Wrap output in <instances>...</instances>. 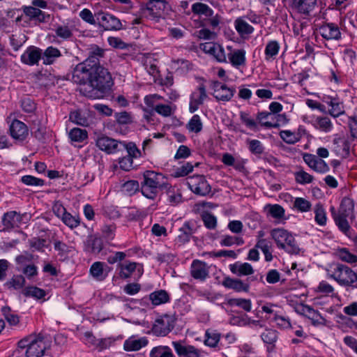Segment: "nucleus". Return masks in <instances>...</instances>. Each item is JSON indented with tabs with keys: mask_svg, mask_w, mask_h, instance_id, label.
<instances>
[{
	"mask_svg": "<svg viewBox=\"0 0 357 357\" xmlns=\"http://www.w3.org/2000/svg\"><path fill=\"white\" fill-rule=\"evenodd\" d=\"M23 10L26 15L31 18L37 19L39 22H45L46 17H49V15H46L45 13L40 9L32 6H25Z\"/></svg>",
	"mask_w": 357,
	"mask_h": 357,
	"instance_id": "nucleus-43",
	"label": "nucleus"
},
{
	"mask_svg": "<svg viewBox=\"0 0 357 357\" xmlns=\"http://www.w3.org/2000/svg\"><path fill=\"white\" fill-rule=\"evenodd\" d=\"M163 99V97L158 94H150L144 97V101L145 105L154 110L157 105H159L160 101Z\"/></svg>",
	"mask_w": 357,
	"mask_h": 357,
	"instance_id": "nucleus-59",
	"label": "nucleus"
},
{
	"mask_svg": "<svg viewBox=\"0 0 357 357\" xmlns=\"http://www.w3.org/2000/svg\"><path fill=\"white\" fill-rule=\"evenodd\" d=\"M230 271L238 276L250 275L254 273L252 266L248 263H235L230 265Z\"/></svg>",
	"mask_w": 357,
	"mask_h": 357,
	"instance_id": "nucleus-33",
	"label": "nucleus"
},
{
	"mask_svg": "<svg viewBox=\"0 0 357 357\" xmlns=\"http://www.w3.org/2000/svg\"><path fill=\"white\" fill-rule=\"evenodd\" d=\"M336 256L342 261L347 263H355L357 261V257L351 254L347 248H340L335 251Z\"/></svg>",
	"mask_w": 357,
	"mask_h": 357,
	"instance_id": "nucleus-51",
	"label": "nucleus"
},
{
	"mask_svg": "<svg viewBox=\"0 0 357 357\" xmlns=\"http://www.w3.org/2000/svg\"><path fill=\"white\" fill-rule=\"evenodd\" d=\"M167 196L168 202L172 205L178 204L181 202V193L175 186H171L167 190Z\"/></svg>",
	"mask_w": 357,
	"mask_h": 357,
	"instance_id": "nucleus-49",
	"label": "nucleus"
},
{
	"mask_svg": "<svg viewBox=\"0 0 357 357\" xmlns=\"http://www.w3.org/2000/svg\"><path fill=\"white\" fill-rule=\"evenodd\" d=\"M119 275L122 278H128L136 269V263L126 261L119 264Z\"/></svg>",
	"mask_w": 357,
	"mask_h": 357,
	"instance_id": "nucleus-45",
	"label": "nucleus"
},
{
	"mask_svg": "<svg viewBox=\"0 0 357 357\" xmlns=\"http://www.w3.org/2000/svg\"><path fill=\"white\" fill-rule=\"evenodd\" d=\"M200 48L205 53L213 56L218 62L227 63L226 50L221 45L207 42L201 44Z\"/></svg>",
	"mask_w": 357,
	"mask_h": 357,
	"instance_id": "nucleus-13",
	"label": "nucleus"
},
{
	"mask_svg": "<svg viewBox=\"0 0 357 357\" xmlns=\"http://www.w3.org/2000/svg\"><path fill=\"white\" fill-rule=\"evenodd\" d=\"M21 221V215L15 211L8 212L3 218V224L8 229L19 227Z\"/></svg>",
	"mask_w": 357,
	"mask_h": 357,
	"instance_id": "nucleus-31",
	"label": "nucleus"
},
{
	"mask_svg": "<svg viewBox=\"0 0 357 357\" xmlns=\"http://www.w3.org/2000/svg\"><path fill=\"white\" fill-rule=\"evenodd\" d=\"M304 129L299 127L296 130H284L279 133L281 139L288 144H294L299 142L302 137Z\"/></svg>",
	"mask_w": 357,
	"mask_h": 357,
	"instance_id": "nucleus-26",
	"label": "nucleus"
},
{
	"mask_svg": "<svg viewBox=\"0 0 357 357\" xmlns=\"http://www.w3.org/2000/svg\"><path fill=\"white\" fill-rule=\"evenodd\" d=\"M187 185L194 193L205 196L211 192V186L202 175H195L187 178Z\"/></svg>",
	"mask_w": 357,
	"mask_h": 357,
	"instance_id": "nucleus-8",
	"label": "nucleus"
},
{
	"mask_svg": "<svg viewBox=\"0 0 357 357\" xmlns=\"http://www.w3.org/2000/svg\"><path fill=\"white\" fill-rule=\"evenodd\" d=\"M149 299L153 305H160L167 303L169 296L165 290L160 289L150 294Z\"/></svg>",
	"mask_w": 357,
	"mask_h": 357,
	"instance_id": "nucleus-35",
	"label": "nucleus"
},
{
	"mask_svg": "<svg viewBox=\"0 0 357 357\" xmlns=\"http://www.w3.org/2000/svg\"><path fill=\"white\" fill-rule=\"evenodd\" d=\"M100 25L107 31H119L122 29V24L117 17L112 14L99 12L96 14Z\"/></svg>",
	"mask_w": 357,
	"mask_h": 357,
	"instance_id": "nucleus-11",
	"label": "nucleus"
},
{
	"mask_svg": "<svg viewBox=\"0 0 357 357\" xmlns=\"http://www.w3.org/2000/svg\"><path fill=\"white\" fill-rule=\"evenodd\" d=\"M227 60L234 68L240 69L246 65V52L244 49H234L231 45L226 47Z\"/></svg>",
	"mask_w": 357,
	"mask_h": 357,
	"instance_id": "nucleus-9",
	"label": "nucleus"
},
{
	"mask_svg": "<svg viewBox=\"0 0 357 357\" xmlns=\"http://www.w3.org/2000/svg\"><path fill=\"white\" fill-rule=\"evenodd\" d=\"M294 176L296 181L301 185L310 183L313 181V176L302 169L294 173Z\"/></svg>",
	"mask_w": 357,
	"mask_h": 357,
	"instance_id": "nucleus-57",
	"label": "nucleus"
},
{
	"mask_svg": "<svg viewBox=\"0 0 357 357\" xmlns=\"http://www.w3.org/2000/svg\"><path fill=\"white\" fill-rule=\"evenodd\" d=\"M41 59V50L35 46L29 47L21 55V61L29 66L38 64Z\"/></svg>",
	"mask_w": 357,
	"mask_h": 357,
	"instance_id": "nucleus-21",
	"label": "nucleus"
},
{
	"mask_svg": "<svg viewBox=\"0 0 357 357\" xmlns=\"http://www.w3.org/2000/svg\"><path fill=\"white\" fill-rule=\"evenodd\" d=\"M74 27L72 25L61 24L57 25L54 29L57 37L63 40H70L73 36Z\"/></svg>",
	"mask_w": 357,
	"mask_h": 357,
	"instance_id": "nucleus-36",
	"label": "nucleus"
},
{
	"mask_svg": "<svg viewBox=\"0 0 357 357\" xmlns=\"http://www.w3.org/2000/svg\"><path fill=\"white\" fill-rule=\"evenodd\" d=\"M206 89L200 85L191 94L189 104V110L191 113L196 112L207 98Z\"/></svg>",
	"mask_w": 357,
	"mask_h": 357,
	"instance_id": "nucleus-17",
	"label": "nucleus"
},
{
	"mask_svg": "<svg viewBox=\"0 0 357 357\" xmlns=\"http://www.w3.org/2000/svg\"><path fill=\"white\" fill-rule=\"evenodd\" d=\"M327 276L340 285L349 286L357 280V274L342 264H331L326 268Z\"/></svg>",
	"mask_w": 357,
	"mask_h": 357,
	"instance_id": "nucleus-3",
	"label": "nucleus"
},
{
	"mask_svg": "<svg viewBox=\"0 0 357 357\" xmlns=\"http://www.w3.org/2000/svg\"><path fill=\"white\" fill-rule=\"evenodd\" d=\"M323 101L330 107L328 113L333 117H337L344 114V110L342 102L338 98L324 96Z\"/></svg>",
	"mask_w": 357,
	"mask_h": 357,
	"instance_id": "nucleus-24",
	"label": "nucleus"
},
{
	"mask_svg": "<svg viewBox=\"0 0 357 357\" xmlns=\"http://www.w3.org/2000/svg\"><path fill=\"white\" fill-rule=\"evenodd\" d=\"M176 354L179 357H200L201 351L192 345L186 344L182 342H172Z\"/></svg>",
	"mask_w": 357,
	"mask_h": 357,
	"instance_id": "nucleus-16",
	"label": "nucleus"
},
{
	"mask_svg": "<svg viewBox=\"0 0 357 357\" xmlns=\"http://www.w3.org/2000/svg\"><path fill=\"white\" fill-rule=\"evenodd\" d=\"M26 284L25 278L21 275H14L5 283V287L8 289H21Z\"/></svg>",
	"mask_w": 357,
	"mask_h": 357,
	"instance_id": "nucleus-40",
	"label": "nucleus"
},
{
	"mask_svg": "<svg viewBox=\"0 0 357 357\" xmlns=\"http://www.w3.org/2000/svg\"><path fill=\"white\" fill-rule=\"evenodd\" d=\"M61 56L60 50L54 47H48L43 53L41 52V59L45 65H51Z\"/></svg>",
	"mask_w": 357,
	"mask_h": 357,
	"instance_id": "nucleus-29",
	"label": "nucleus"
},
{
	"mask_svg": "<svg viewBox=\"0 0 357 357\" xmlns=\"http://www.w3.org/2000/svg\"><path fill=\"white\" fill-rule=\"evenodd\" d=\"M92 75V66L86 65L85 63H79L76 66L73 74V82L82 85L84 87L89 83Z\"/></svg>",
	"mask_w": 357,
	"mask_h": 357,
	"instance_id": "nucleus-12",
	"label": "nucleus"
},
{
	"mask_svg": "<svg viewBox=\"0 0 357 357\" xmlns=\"http://www.w3.org/2000/svg\"><path fill=\"white\" fill-rule=\"evenodd\" d=\"M314 220L319 226H325L327 222L326 213L324 207L317 204L314 207Z\"/></svg>",
	"mask_w": 357,
	"mask_h": 357,
	"instance_id": "nucleus-52",
	"label": "nucleus"
},
{
	"mask_svg": "<svg viewBox=\"0 0 357 357\" xmlns=\"http://www.w3.org/2000/svg\"><path fill=\"white\" fill-rule=\"evenodd\" d=\"M261 337L264 342L273 345L278 339V333L275 330L266 329L261 333Z\"/></svg>",
	"mask_w": 357,
	"mask_h": 357,
	"instance_id": "nucleus-61",
	"label": "nucleus"
},
{
	"mask_svg": "<svg viewBox=\"0 0 357 357\" xmlns=\"http://www.w3.org/2000/svg\"><path fill=\"white\" fill-rule=\"evenodd\" d=\"M222 285L236 292H248L250 289V285L248 283L243 282L239 279L231 278H225L222 281Z\"/></svg>",
	"mask_w": 357,
	"mask_h": 357,
	"instance_id": "nucleus-27",
	"label": "nucleus"
},
{
	"mask_svg": "<svg viewBox=\"0 0 357 357\" xmlns=\"http://www.w3.org/2000/svg\"><path fill=\"white\" fill-rule=\"evenodd\" d=\"M172 326L170 324V319L165 316L157 319L153 325L152 331L157 336H165L170 332Z\"/></svg>",
	"mask_w": 357,
	"mask_h": 357,
	"instance_id": "nucleus-22",
	"label": "nucleus"
},
{
	"mask_svg": "<svg viewBox=\"0 0 357 357\" xmlns=\"http://www.w3.org/2000/svg\"><path fill=\"white\" fill-rule=\"evenodd\" d=\"M9 131L11 137L19 142L24 141L29 135L27 126L22 121L15 119L11 123Z\"/></svg>",
	"mask_w": 357,
	"mask_h": 357,
	"instance_id": "nucleus-18",
	"label": "nucleus"
},
{
	"mask_svg": "<svg viewBox=\"0 0 357 357\" xmlns=\"http://www.w3.org/2000/svg\"><path fill=\"white\" fill-rule=\"evenodd\" d=\"M96 144L101 151L111 154L121 150L122 142L109 137L101 135L97 138Z\"/></svg>",
	"mask_w": 357,
	"mask_h": 357,
	"instance_id": "nucleus-14",
	"label": "nucleus"
},
{
	"mask_svg": "<svg viewBox=\"0 0 357 357\" xmlns=\"http://www.w3.org/2000/svg\"><path fill=\"white\" fill-rule=\"evenodd\" d=\"M192 234V232L191 228L188 224H185L179 229V234L176 238L177 242L181 244H184L188 242Z\"/></svg>",
	"mask_w": 357,
	"mask_h": 357,
	"instance_id": "nucleus-53",
	"label": "nucleus"
},
{
	"mask_svg": "<svg viewBox=\"0 0 357 357\" xmlns=\"http://www.w3.org/2000/svg\"><path fill=\"white\" fill-rule=\"evenodd\" d=\"M85 336L89 339V340L91 342H92L93 344H95L96 347L99 350H103V349H108L114 343V340L112 338H105V339L97 340H96V342H93V341H95V337L90 333H86Z\"/></svg>",
	"mask_w": 357,
	"mask_h": 357,
	"instance_id": "nucleus-44",
	"label": "nucleus"
},
{
	"mask_svg": "<svg viewBox=\"0 0 357 357\" xmlns=\"http://www.w3.org/2000/svg\"><path fill=\"white\" fill-rule=\"evenodd\" d=\"M60 219L67 227H70V229L76 228L80 224L79 216L73 215L68 212H66Z\"/></svg>",
	"mask_w": 357,
	"mask_h": 357,
	"instance_id": "nucleus-54",
	"label": "nucleus"
},
{
	"mask_svg": "<svg viewBox=\"0 0 357 357\" xmlns=\"http://www.w3.org/2000/svg\"><path fill=\"white\" fill-rule=\"evenodd\" d=\"M348 125L350 128L351 139L335 137L333 139V151L340 157L347 158L349 155L351 149V142L354 141L356 135L357 121L355 117L348 118Z\"/></svg>",
	"mask_w": 357,
	"mask_h": 357,
	"instance_id": "nucleus-4",
	"label": "nucleus"
},
{
	"mask_svg": "<svg viewBox=\"0 0 357 357\" xmlns=\"http://www.w3.org/2000/svg\"><path fill=\"white\" fill-rule=\"evenodd\" d=\"M248 22L252 24L259 22V17L252 12H250L245 15L237 17L234 22V28L238 35L243 38H248L251 35L255 29Z\"/></svg>",
	"mask_w": 357,
	"mask_h": 357,
	"instance_id": "nucleus-7",
	"label": "nucleus"
},
{
	"mask_svg": "<svg viewBox=\"0 0 357 357\" xmlns=\"http://www.w3.org/2000/svg\"><path fill=\"white\" fill-rule=\"evenodd\" d=\"M148 341L145 337L135 338L131 337L126 340L123 344V349L126 351H137L145 347Z\"/></svg>",
	"mask_w": 357,
	"mask_h": 357,
	"instance_id": "nucleus-30",
	"label": "nucleus"
},
{
	"mask_svg": "<svg viewBox=\"0 0 357 357\" xmlns=\"http://www.w3.org/2000/svg\"><path fill=\"white\" fill-rule=\"evenodd\" d=\"M126 149L128 156L132 158H138L142 156L140 150L137 147L136 144L133 142L123 143L121 148Z\"/></svg>",
	"mask_w": 357,
	"mask_h": 357,
	"instance_id": "nucleus-56",
	"label": "nucleus"
},
{
	"mask_svg": "<svg viewBox=\"0 0 357 357\" xmlns=\"http://www.w3.org/2000/svg\"><path fill=\"white\" fill-rule=\"evenodd\" d=\"M150 357H175L167 346H158L152 349Z\"/></svg>",
	"mask_w": 357,
	"mask_h": 357,
	"instance_id": "nucleus-48",
	"label": "nucleus"
},
{
	"mask_svg": "<svg viewBox=\"0 0 357 357\" xmlns=\"http://www.w3.org/2000/svg\"><path fill=\"white\" fill-rule=\"evenodd\" d=\"M280 45L275 40L269 41L264 50L265 59L266 61H271L275 59L280 50Z\"/></svg>",
	"mask_w": 357,
	"mask_h": 357,
	"instance_id": "nucleus-38",
	"label": "nucleus"
},
{
	"mask_svg": "<svg viewBox=\"0 0 357 357\" xmlns=\"http://www.w3.org/2000/svg\"><path fill=\"white\" fill-rule=\"evenodd\" d=\"M264 208L273 218L282 219L284 216V209L279 204H268Z\"/></svg>",
	"mask_w": 357,
	"mask_h": 357,
	"instance_id": "nucleus-46",
	"label": "nucleus"
},
{
	"mask_svg": "<svg viewBox=\"0 0 357 357\" xmlns=\"http://www.w3.org/2000/svg\"><path fill=\"white\" fill-rule=\"evenodd\" d=\"M354 202L348 197H344L341 202L339 211H337V215L350 217L351 219L354 218Z\"/></svg>",
	"mask_w": 357,
	"mask_h": 357,
	"instance_id": "nucleus-32",
	"label": "nucleus"
},
{
	"mask_svg": "<svg viewBox=\"0 0 357 357\" xmlns=\"http://www.w3.org/2000/svg\"><path fill=\"white\" fill-rule=\"evenodd\" d=\"M167 6L165 0H150L146 4V8L143 10V14L146 17L151 20L160 17Z\"/></svg>",
	"mask_w": 357,
	"mask_h": 357,
	"instance_id": "nucleus-10",
	"label": "nucleus"
},
{
	"mask_svg": "<svg viewBox=\"0 0 357 357\" xmlns=\"http://www.w3.org/2000/svg\"><path fill=\"white\" fill-rule=\"evenodd\" d=\"M222 162L227 166H233L236 169L241 170L243 169V165L236 162L234 157L230 153H225L222 155Z\"/></svg>",
	"mask_w": 357,
	"mask_h": 357,
	"instance_id": "nucleus-60",
	"label": "nucleus"
},
{
	"mask_svg": "<svg viewBox=\"0 0 357 357\" xmlns=\"http://www.w3.org/2000/svg\"><path fill=\"white\" fill-rule=\"evenodd\" d=\"M28 280H32L38 275V267L33 264H30L27 266H24L23 268H19Z\"/></svg>",
	"mask_w": 357,
	"mask_h": 357,
	"instance_id": "nucleus-62",
	"label": "nucleus"
},
{
	"mask_svg": "<svg viewBox=\"0 0 357 357\" xmlns=\"http://www.w3.org/2000/svg\"><path fill=\"white\" fill-rule=\"evenodd\" d=\"M303 159L311 169L317 173L325 174L330 169L329 166L324 160L314 155L305 153Z\"/></svg>",
	"mask_w": 357,
	"mask_h": 357,
	"instance_id": "nucleus-15",
	"label": "nucleus"
},
{
	"mask_svg": "<svg viewBox=\"0 0 357 357\" xmlns=\"http://www.w3.org/2000/svg\"><path fill=\"white\" fill-rule=\"evenodd\" d=\"M317 0H292V6L298 12L308 14L314 8Z\"/></svg>",
	"mask_w": 357,
	"mask_h": 357,
	"instance_id": "nucleus-28",
	"label": "nucleus"
},
{
	"mask_svg": "<svg viewBox=\"0 0 357 357\" xmlns=\"http://www.w3.org/2000/svg\"><path fill=\"white\" fill-rule=\"evenodd\" d=\"M319 32L326 40H338L341 35L338 26L332 23L321 26Z\"/></svg>",
	"mask_w": 357,
	"mask_h": 357,
	"instance_id": "nucleus-25",
	"label": "nucleus"
},
{
	"mask_svg": "<svg viewBox=\"0 0 357 357\" xmlns=\"http://www.w3.org/2000/svg\"><path fill=\"white\" fill-rule=\"evenodd\" d=\"M202 122L199 115L195 114L190 119L186 128L190 132L198 133L202 130Z\"/></svg>",
	"mask_w": 357,
	"mask_h": 357,
	"instance_id": "nucleus-50",
	"label": "nucleus"
},
{
	"mask_svg": "<svg viewBox=\"0 0 357 357\" xmlns=\"http://www.w3.org/2000/svg\"><path fill=\"white\" fill-rule=\"evenodd\" d=\"M20 349H25L26 357H41L47 345L41 335H30L18 342Z\"/></svg>",
	"mask_w": 357,
	"mask_h": 357,
	"instance_id": "nucleus-2",
	"label": "nucleus"
},
{
	"mask_svg": "<svg viewBox=\"0 0 357 357\" xmlns=\"http://www.w3.org/2000/svg\"><path fill=\"white\" fill-rule=\"evenodd\" d=\"M153 111L162 116L168 117L174 113V109L171 104H162L160 102L159 105H157Z\"/></svg>",
	"mask_w": 357,
	"mask_h": 357,
	"instance_id": "nucleus-58",
	"label": "nucleus"
},
{
	"mask_svg": "<svg viewBox=\"0 0 357 357\" xmlns=\"http://www.w3.org/2000/svg\"><path fill=\"white\" fill-rule=\"evenodd\" d=\"M314 126L324 132H329L333 129V123L331 119L326 116H318L314 122Z\"/></svg>",
	"mask_w": 357,
	"mask_h": 357,
	"instance_id": "nucleus-39",
	"label": "nucleus"
},
{
	"mask_svg": "<svg viewBox=\"0 0 357 357\" xmlns=\"http://www.w3.org/2000/svg\"><path fill=\"white\" fill-rule=\"evenodd\" d=\"M294 206L301 212H307L311 209L310 202L302 197H297L294 200Z\"/></svg>",
	"mask_w": 357,
	"mask_h": 357,
	"instance_id": "nucleus-64",
	"label": "nucleus"
},
{
	"mask_svg": "<svg viewBox=\"0 0 357 357\" xmlns=\"http://www.w3.org/2000/svg\"><path fill=\"white\" fill-rule=\"evenodd\" d=\"M70 120L79 126H86L88 125V119L82 115L79 111L71 112L69 116Z\"/></svg>",
	"mask_w": 357,
	"mask_h": 357,
	"instance_id": "nucleus-63",
	"label": "nucleus"
},
{
	"mask_svg": "<svg viewBox=\"0 0 357 357\" xmlns=\"http://www.w3.org/2000/svg\"><path fill=\"white\" fill-rule=\"evenodd\" d=\"M280 116L269 112H259L257 119L261 126L266 128H276L280 126L279 119Z\"/></svg>",
	"mask_w": 357,
	"mask_h": 357,
	"instance_id": "nucleus-23",
	"label": "nucleus"
},
{
	"mask_svg": "<svg viewBox=\"0 0 357 357\" xmlns=\"http://www.w3.org/2000/svg\"><path fill=\"white\" fill-rule=\"evenodd\" d=\"M331 215L335 222V224L338 226L339 229L343 231L345 234L348 235L349 226L347 218L348 216L337 215V211L334 206H331L330 208Z\"/></svg>",
	"mask_w": 357,
	"mask_h": 357,
	"instance_id": "nucleus-34",
	"label": "nucleus"
},
{
	"mask_svg": "<svg viewBox=\"0 0 357 357\" xmlns=\"http://www.w3.org/2000/svg\"><path fill=\"white\" fill-rule=\"evenodd\" d=\"M192 11L194 14L206 17H211L213 15V10L206 4L202 3H195L192 6Z\"/></svg>",
	"mask_w": 357,
	"mask_h": 357,
	"instance_id": "nucleus-42",
	"label": "nucleus"
},
{
	"mask_svg": "<svg viewBox=\"0 0 357 357\" xmlns=\"http://www.w3.org/2000/svg\"><path fill=\"white\" fill-rule=\"evenodd\" d=\"M163 183L164 176L162 174L153 171H146L144 174L142 192L144 197L153 199L156 197L159 188Z\"/></svg>",
	"mask_w": 357,
	"mask_h": 357,
	"instance_id": "nucleus-5",
	"label": "nucleus"
},
{
	"mask_svg": "<svg viewBox=\"0 0 357 357\" xmlns=\"http://www.w3.org/2000/svg\"><path fill=\"white\" fill-rule=\"evenodd\" d=\"M271 236L279 248L291 254L298 252L299 249L295 238L287 230L282 228L273 229L271 231Z\"/></svg>",
	"mask_w": 357,
	"mask_h": 357,
	"instance_id": "nucleus-6",
	"label": "nucleus"
},
{
	"mask_svg": "<svg viewBox=\"0 0 357 357\" xmlns=\"http://www.w3.org/2000/svg\"><path fill=\"white\" fill-rule=\"evenodd\" d=\"M213 96L220 101L227 102L231 100L235 93V89L227 86L220 82L213 83Z\"/></svg>",
	"mask_w": 357,
	"mask_h": 357,
	"instance_id": "nucleus-19",
	"label": "nucleus"
},
{
	"mask_svg": "<svg viewBox=\"0 0 357 357\" xmlns=\"http://www.w3.org/2000/svg\"><path fill=\"white\" fill-rule=\"evenodd\" d=\"M33 260L34 255L27 252L22 253L21 255L17 256L15 258V261L18 266V269L23 268L24 266L30 264V263Z\"/></svg>",
	"mask_w": 357,
	"mask_h": 357,
	"instance_id": "nucleus-55",
	"label": "nucleus"
},
{
	"mask_svg": "<svg viewBox=\"0 0 357 357\" xmlns=\"http://www.w3.org/2000/svg\"><path fill=\"white\" fill-rule=\"evenodd\" d=\"M209 267L206 263L194 260L191 264L190 273L196 280H205L208 277Z\"/></svg>",
	"mask_w": 357,
	"mask_h": 357,
	"instance_id": "nucleus-20",
	"label": "nucleus"
},
{
	"mask_svg": "<svg viewBox=\"0 0 357 357\" xmlns=\"http://www.w3.org/2000/svg\"><path fill=\"white\" fill-rule=\"evenodd\" d=\"M68 137L72 142H83L88 138V132L84 129L75 128L70 130Z\"/></svg>",
	"mask_w": 357,
	"mask_h": 357,
	"instance_id": "nucleus-41",
	"label": "nucleus"
},
{
	"mask_svg": "<svg viewBox=\"0 0 357 357\" xmlns=\"http://www.w3.org/2000/svg\"><path fill=\"white\" fill-rule=\"evenodd\" d=\"M113 84L112 76L107 69L100 66H92V75L89 83L80 88V91L91 99L104 97Z\"/></svg>",
	"mask_w": 357,
	"mask_h": 357,
	"instance_id": "nucleus-1",
	"label": "nucleus"
},
{
	"mask_svg": "<svg viewBox=\"0 0 357 357\" xmlns=\"http://www.w3.org/2000/svg\"><path fill=\"white\" fill-rule=\"evenodd\" d=\"M22 294L26 297H32L36 299H41L46 295L45 291L37 287L30 286L22 290Z\"/></svg>",
	"mask_w": 357,
	"mask_h": 357,
	"instance_id": "nucleus-47",
	"label": "nucleus"
},
{
	"mask_svg": "<svg viewBox=\"0 0 357 357\" xmlns=\"http://www.w3.org/2000/svg\"><path fill=\"white\" fill-rule=\"evenodd\" d=\"M105 266L107 267V266L102 262H95L91 266L90 273L96 280H102L107 275L104 268Z\"/></svg>",
	"mask_w": 357,
	"mask_h": 357,
	"instance_id": "nucleus-37",
	"label": "nucleus"
}]
</instances>
